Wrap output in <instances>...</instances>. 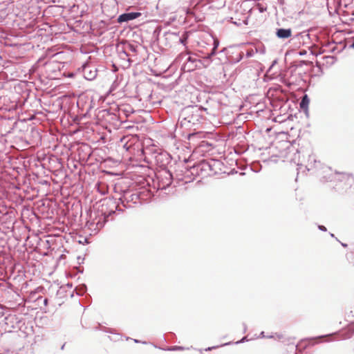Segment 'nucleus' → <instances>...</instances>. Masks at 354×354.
<instances>
[{"label": "nucleus", "instance_id": "f257e3e1", "mask_svg": "<svg viewBox=\"0 0 354 354\" xmlns=\"http://www.w3.org/2000/svg\"><path fill=\"white\" fill-rule=\"evenodd\" d=\"M97 213L92 221L87 222V226L91 231V234H97L100 229L104 227L109 218L114 214L116 211L122 212L119 203L110 198H105L96 204Z\"/></svg>", "mask_w": 354, "mask_h": 354}, {"label": "nucleus", "instance_id": "f03ea898", "mask_svg": "<svg viewBox=\"0 0 354 354\" xmlns=\"http://www.w3.org/2000/svg\"><path fill=\"white\" fill-rule=\"evenodd\" d=\"M201 120L200 109L197 106H189L181 111L177 124L182 128L190 129L198 124Z\"/></svg>", "mask_w": 354, "mask_h": 354}, {"label": "nucleus", "instance_id": "7ed1b4c3", "mask_svg": "<svg viewBox=\"0 0 354 354\" xmlns=\"http://www.w3.org/2000/svg\"><path fill=\"white\" fill-rule=\"evenodd\" d=\"M323 169L324 172L327 174L326 176H323V178L326 181L337 180L340 183H344L346 189L348 187H351L354 183V177L351 174L337 172L333 173L329 167H324Z\"/></svg>", "mask_w": 354, "mask_h": 354}, {"label": "nucleus", "instance_id": "20e7f679", "mask_svg": "<svg viewBox=\"0 0 354 354\" xmlns=\"http://www.w3.org/2000/svg\"><path fill=\"white\" fill-rule=\"evenodd\" d=\"M173 176L171 173L165 170L158 176V189H166L169 188L172 183Z\"/></svg>", "mask_w": 354, "mask_h": 354}, {"label": "nucleus", "instance_id": "39448f33", "mask_svg": "<svg viewBox=\"0 0 354 354\" xmlns=\"http://www.w3.org/2000/svg\"><path fill=\"white\" fill-rule=\"evenodd\" d=\"M97 70L95 66L86 63L82 66V74L87 80H93L97 76Z\"/></svg>", "mask_w": 354, "mask_h": 354}, {"label": "nucleus", "instance_id": "423d86ee", "mask_svg": "<svg viewBox=\"0 0 354 354\" xmlns=\"http://www.w3.org/2000/svg\"><path fill=\"white\" fill-rule=\"evenodd\" d=\"M205 167L204 162L202 160L198 164L192 166L190 168L189 171L192 175L203 178L208 176Z\"/></svg>", "mask_w": 354, "mask_h": 354}, {"label": "nucleus", "instance_id": "0eeeda50", "mask_svg": "<svg viewBox=\"0 0 354 354\" xmlns=\"http://www.w3.org/2000/svg\"><path fill=\"white\" fill-rule=\"evenodd\" d=\"M205 169L208 176H212L216 174V167L220 165L218 160L214 159L203 160Z\"/></svg>", "mask_w": 354, "mask_h": 354}, {"label": "nucleus", "instance_id": "6e6552de", "mask_svg": "<svg viewBox=\"0 0 354 354\" xmlns=\"http://www.w3.org/2000/svg\"><path fill=\"white\" fill-rule=\"evenodd\" d=\"M140 16L141 13L138 12H125L119 15L117 21L119 24H122L124 22L132 21Z\"/></svg>", "mask_w": 354, "mask_h": 354}, {"label": "nucleus", "instance_id": "1a4fd4ad", "mask_svg": "<svg viewBox=\"0 0 354 354\" xmlns=\"http://www.w3.org/2000/svg\"><path fill=\"white\" fill-rule=\"evenodd\" d=\"M201 61L197 58L189 55L185 60L183 68L185 70L187 71H194L196 67H198V63H200Z\"/></svg>", "mask_w": 354, "mask_h": 354}, {"label": "nucleus", "instance_id": "9d476101", "mask_svg": "<svg viewBox=\"0 0 354 354\" xmlns=\"http://www.w3.org/2000/svg\"><path fill=\"white\" fill-rule=\"evenodd\" d=\"M219 46V41L216 38H213V47L210 53H207L206 56L203 57L204 66H207L211 63L212 57L216 54V49Z\"/></svg>", "mask_w": 354, "mask_h": 354}, {"label": "nucleus", "instance_id": "9b49d317", "mask_svg": "<svg viewBox=\"0 0 354 354\" xmlns=\"http://www.w3.org/2000/svg\"><path fill=\"white\" fill-rule=\"evenodd\" d=\"M319 166H320V162L317 161L315 156L312 154V155H309L308 159V162L305 165L304 167L307 171H313L314 169L318 168Z\"/></svg>", "mask_w": 354, "mask_h": 354}, {"label": "nucleus", "instance_id": "f8f14e48", "mask_svg": "<svg viewBox=\"0 0 354 354\" xmlns=\"http://www.w3.org/2000/svg\"><path fill=\"white\" fill-rule=\"evenodd\" d=\"M292 35V30L290 28H277L276 30V36L279 39H286Z\"/></svg>", "mask_w": 354, "mask_h": 354}, {"label": "nucleus", "instance_id": "ddd939ff", "mask_svg": "<svg viewBox=\"0 0 354 354\" xmlns=\"http://www.w3.org/2000/svg\"><path fill=\"white\" fill-rule=\"evenodd\" d=\"M180 32H167L164 37L165 40L171 41L172 44H178Z\"/></svg>", "mask_w": 354, "mask_h": 354}, {"label": "nucleus", "instance_id": "4468645a", "mask_svg": "<svg viewBox=\"0 0 354 354\" xmlns=\"http://www.w3.org/2000/svg\"><path fill=\"white\" fill-rule=\"evenodd\" d=\"M127 50L136 53L137 51V46L131 44H127L125 46V49L124 50H122L120 53V57L124 59L125 57H129V55L127 53Z\"/></svg>", "mask_w": 354, "mask_h": 354}, {"label": "nucleus", "instance_id": "2eb2a0df", "mask_svg": "<svg viewBox=\"0 0 354 354\" xmlns=\"http://www.w3.org/2000/svg\"><path fill=\"white\" fill-rule=\"evenodd\" d=\"M310 100L306 94H305L300 102L299 106L300 108L303 110H307Z\"/></svg>", "mask_w": 354, "mask_h": 354}, {"label": "nucleus", "instance_id": "dca6fc26", "mask_svg": "<svg viewBox=\"0 0 354 354\" xmlns=\"http://www.w3.org/2000/svg\"><path fill=\"white\" fill-rule=\"evenodd\" d=\"M129 193L127 191L124 192L123 196H120L118 200L120 202V203L125 208H128L130 206L128 205L129 200H127V194Z\"/></svg>", "mask_w": 354, "mask_h": 354}, {"label": "nucleus", "instance_id": "f3484780", "mask_svg": "<svg viewBox=\"0 0 354 354\" xmlns=\"http://www.w3.org/2000/svg\"><path fill=\"white\" fill-rule=\"evenodd\" d=\"M189 35V33L186 31H183L182 33H180L178 44H181L184 46H186V44L187 42Z\"/></svg>", "mask_w": 354, "mask_h": 354}, {"label": "nucleus", "instance_id": "a211bd4d", "mask_svg": "<svg viewBox=\"0 0 354 354\" xmlns=\"http://www.w3.org/2000/svg\"><path fill=\"white\" fill-rule=\"evenodd\" d=\"M87 288L85 284H82L75 288V291L79 296L83 295L86 292Z\"/></svg>", "mask_w": 354, "mask_h": 354}, {"label": "nucleus", "instance_id": "6ab92c4d", "mask_svg": "<svg viewBox=\"0 0 354 354\" xmlns=\"http://www.w3.org/2000/svg\"><path fill=\"white\" fill-rule=\"evenodd\" d=\"M299 152L297 151V153L295 154L294 158L292 160L298 166L297 170L299 171L303 168L302 164L299 162Z\"/></svg>", "mask_w": 354, "mask_h": 354}, {"label": "nucleus", "instance_id": "aec40b11", "mask_svg": "<svg viewBox=\"0 0 354 354\" xmlns=\"http://www.w3.org/2000/svg\"><path fill=\"white\" fill-rule=\"evenodd\" d=\"M304 342V340H301L296 346H295V349L296 350H299V351L305 349L306 348V346L304 345L303 346L302 345V342Z\"/></svg>", "mask_w": 354, "mask_h": 354}, {"label": "nucleus", "instance_id": "412c9836", "mask_svg": "<svg viewBox=\"0 0 354 354\" xmlns=\"http://www.w3.org/2000/svg\"><path fill=\"white\" fill-rule=\"evenodd\" d=\"M138 198V196L136 194H130L129 196L127 195V200L129 201H134Z\"/></svg>", "mask_w": 354, "mask_h": 354}, {"label": "nucleus", "instance_id": "4be33fe9", "mask_svg": "<svg viewBox=\"0 0 354 354\" xmlns=\"http://www.w3.org/2000/svg\"><path fill=\"white\" fill-rule=\"evenodd\" d=\"M101 185H98V191L101 193L102 195H105L107 192L106 188L104 187L102 189H100Z\"/></svg>", "mask_w": 354, "mask_h": 354}, {"label": "nucleus", "instance_id": "5701e85b", "mask_svg": "<svg viewBox=\"0 0 354 354\" xmlns=\"http://www.w3.org/2000/svg\"><path fill=\"white\" fill-rule=\"evenodd\" d=\"M183 349V347L181 346H172V347H170V348H168L167 350L168 351H177V350H182Z\"/></svg>", "mask_w": 354, "mask_h": 354}, {"label": "nucleus", "instance_id": "b1692460", "mask_svg": "<svg viewBox=\"0 0 354 354\" xmlns=\"http://www.w3.org/2000/svg\"><path fill=\"white\" fill-rule=\"evenodd\" d=\"M218 347H219V346H211V347H208V348H205V351H212L213 349L217 348Z\"/></svg>", "mask_w": 354, "mask_h": 354}, {"label": "nucleus", "instance_id": "393cba45", "mask_svg": "<svg viewBox=\"0 0 354 354\" xmlns=\"http://www.w3.org/2000/svg\"><path fill=\"white\" fill-rule=\"evenodd\" d=\"M318 228L319 230L323 231V232H326L327 230L326 227L325 226L321 225H318Z\"/></svg>", "mask_w": 354, "mask_h": 354}, {"label": "nucleus", "instance_id": "a878e982", "mask_svg": "<svg viewBox=\"0 0 354 354\" xmlns=\"http://www.w3.org/2000/svg\"><path fill=\"white\" fill-rule=\"evenodd\" d=\"M253 54H254V53H253V51H252V50H248V51L247 52V53H246V56H247L248 57H252V56L253 55Z\"/></svg>", "mask_w": 354, "mask_h": 354}, {"label": "nucleus", "instance_id": "bb28decb", "mask_svg": "<svg viewBox=\"0 0 354 354\" xmlns=\"http://www.w3.org/2000/svg\"><path fill=\"white\" fill-rule=\"evenodd\" d=\"M242 58H243V53H240L239 55L238 58L236 59V62H240L242 59Z\"/></svg>", "mask_w": 354, "mask_h": 354}, {"label": "nucleus", "instance_id": "cd10ccee", "mask_svg": "<svg viewBox=\"0 0 354 354\" xmlns=\"http://www.w3.org/2000/svg\"><path fill=\"white\" fill-rule=\"evenodd\" d=\"M247 339V337H243L240 341H238L236 342V344H239V343H243L245 341H246Z\"/></svg>", "mask_w": 354, "mask_h": 354}, {"label": "nucleus", "instance_id": "c85d7f7f", "mask_svg": "<svg viewBox=\"0 0 354 354\" xmlns=\"http://www.w3.org/2000/svg\"><path fill=\"white\" fill-rule=\"evenodd\" d=\"M48 299L47 298H45L44 299V304L46 306L48 304Z\"/></svg>", "mask_w": 354, "mask_h": 354}, {"label": "nucleus", "instance_id": "c756f323", "mask_svg": "<svg viewBox=\"0 0 354 354\" xmlns=\"http://www.w3.org/2000/svg\"><path fill=\"white\" fill-rule=\"evenodd\" d=\"M243 326L244 332H245L246 330H247V326H246V324L245 323L243 324Z\"/></svg>", "mask_w": 354, "mask_h": 354}, {"label": "nucleus", "instance_id": "7c9ffc66", "mask_svg": "<svg viewBox=\"0 0 354 354\" xmlns=\"http://www.w3.org/2000/svg\"><path fill=\"white\" fill-rule=\"evenodd\" d=\"M260 337H264L265 335H264V332H261V334H260Z\"/></svg>", "mask_w": 354, "mask_h": 354}, {"label": "nucleus", "instance_id": "2f4dec72", "mask_svg": "<svg viewBox=\"0 0 354 354\" xmlns=\"http://www.w3.org/2000/svg\"><path fill=\"white\" fill-rule=\"evenodd\" d=\"M230 344V342L229 343H225V344H223L221 345V346H226V345H228Z\"/></svg>", "mask_w": 354, "mask_h": 354}, {"label": "nucleus", "instance_id": "473e14b6", "mask_svg": "<svg viewBox=\"0 0 354 354\" xmlns=\"http://www.w3.org/2000/svg\"><path fill=\"white\" fill-rule=\"evenodd\" d=\"M264 10H265V9H263V8H261L259 9V10H260V12H263L264 11Z\"/></svg>", "mask_w": 354, "mask_h": 354}, {"label": "nucleus", "instance_id": "72a5a7b5", "mask_svg": "<svg viewBox=\"0 0 354 354\" xmlns=\"http://www.w3.org/2000/svg\"><path fill=\"white\" fill-rule=\"evenodd\" d=\"M342 245L343 247H346V246H347V245H346V244H345V243H342Z\"/></svg>", "mask_w": 354, "mask_h": 354}, {"label": "nucleus", "instance_id": "f704fd0d", "mask_svg": "<svg viewBox=\"0 0 354 354\" xmlns=\"http://www.w3.org/2000/svg\"><path fill=\"white\" fill-rule=\"evenodd\" d=\"M64 346H65V344H63V345L62 346V347H61V349H62V350H63V349H64Z\"/></svg>", "mask_w": 354, "mask_h": 354}, {"label": "nucleus", "instance_id": "c9c22d12", "mask_svg": "<svg viewBox=\"0 0 354 354\" xmlns=\"http://www.w3.org/2000/svg\"><path fill=\"white\" fill-rule=\"evenodd\" d=\"M134 342H135L136 343L139 342V341H138V340H137V339H134Z\"/></svg>", "mask_w": 354, "mask_h": 354}, {"label": "nucleus", "instance_id": "e433bc0d", "mask_svg": "<svg viewBox=\"0 0 354 354\" xmlns=\"http://www.w3.org/2000/svg\"><path fill=\"white\" fill-rule=\"evenodd\" d=\"M330 236H331L332 237H334V234H333L330 233Z\"/></svg>", "mask_w": 354, "mask_h": 354}, {"label": "nucleus", "instance_id": "4c0bfd02", "mask_svg": "<svg viewBox=\"0 0 354 354\" xmlns=\"http://www.w3.org/2000/svg\"><path fill=\"white\" fill-rule=\"evenodd\" d=\"M305 53H300V55H304Z\"/></svg>", "mask_w": 354, "mask_h": 354}]
</instances>
